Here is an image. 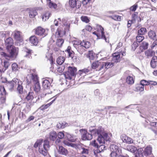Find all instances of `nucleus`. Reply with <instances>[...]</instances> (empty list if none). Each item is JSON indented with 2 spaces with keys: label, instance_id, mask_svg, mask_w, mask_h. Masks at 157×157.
Instances as JSON below:
<instances>
[{
  "label": "nucleus",
  "instance_id": "23",
  "mask_svg": "<svg viewBox=\"0 0 157 157\" xmlns=\"http://www.w3.org/2000/svg\"><path fill=\"white\" fill-rule=\"evenodd\" d=\"M79 150H81V153L82 154H88L89 152L88 148L85 147L83 145L81 144Z\"/></svg>",
  "mask_w": 157,
  "mask_h": 157
},
{
  "label": "nucleus",
  "instance_id": "9",
  "mask_svg": "<svg viewBox=\"0 0 157 157\" xmlns=\"http://www.w3.org/2000/svg\"><path fill=\"white\" fill-rule=\"evenodd\" d=\"M76 71V68L75 67H68V71L64 74L65 78L68 80L71 79L75 75Z\"/></svg>",
  "mask_w": 157,
  "mask_h": 157
},
{
  "label": "nucleus",
  "instance_id": "17",
  "mask_svg": "<svg viewBox=\"0 0 157 157\" xmlns=\"http://www.w3.org/2000/svg\"><path fill=\"white\" fill-rule=\"evenodd\" d=\"M102 62H100L98 61L93 62L91 66L92 68L94 69H97V70L100 71L102 69H101V66Z\"/></svg>",
  "mask_w": 157,
  "mask_h": 157
},
{
  "label": "nucleus",
  "instance_id": "29",
  "mask_svg": "<svg viewBox=\"0 0 157 157\" xmlns=\"http://www.w3.org/2000/svg\"><path fill=\"white\" fill-rule=\"evenodd\" d=\"M78 44H80V45L86 48H89L91 45V44L89 42L85 40H83L81 43H78Z\"/></svg>",
  "mask_w": 157,
  "mask_h": 157
},
{
  "label": "nucleus",
  "instance_id": "35",
  "mask_svg": "<svg viewBox=\"0 0 157 157\" xmlns=\"http://www.w3.org/2000/svg\"><path fill=\"white\" fill-rule=\"evenodd\" d=\"M126 149L128 151L133 153H134L137 150V148L132 145H129L127 146L126 147Z\"/></svg>",
  "mask_w": 157,
  "mask_h": 157
},
{
  "label": "nucleus",
  "instance_id": "26",
  "mask_svg": "<svg viewBox=\"0 0 157 157\" xmlns=\"http://www.w3.org/2000/svg\"><path fill=\"white\" fill-rule=\"evenodd\" d=\"M57 137L56 132L54 131H52L50 132L49 135V139L52 141L55 140Z\"/></svg>",
  "mask_w": 157,
  "mask_h": 157
},
{
  "label": "nucleus",
  "instance_id": "64",
  "mask_svg": "<svg viewBox=\"0 0 157 157\" xmlns=\"http://www.w3.org/2000/svg\"><path fill=\"white\" fill-rule=\"evenodd\" d=\"M92 28L91 26L90 25H88L86 26V29H83L82 30V31H85L86 30H87L89 31H90L91 30Z\"/></svg>",
  "mask_w": 157,
  "mask_h": 157
},
{
  "label": "nucleus",
  "instance_id": "32",
  "mask_svg": "<svg viewBox=\"0 0 157 157\" xmlns=\"http://www.w3.org/2000/svg\"><path fill=\"white\" fill-rule=\"evenodd\" d=\"M110 149L111 152L119 151V147L115 144H111L109 147Z\"/></svg>",
  "mask_w": 157,
  "mask_h": 157
},
{
  "label": "nucleus",
  "instance_id": "42",
  "mask_svg": "<svg viewBox=\"0 0 157 157\" xmlns=\"http://www.w3.org/2000/svg\"><path fill=\"white\" fill-rule=\"evenodd\" d=\"M65 58L63 56L59 57L57 60V63L58 64L61 65L65 61Z\"/></svg>",
  "mask_w": 157,
  "mask_h": 157
},
{
  "label": "nucleus",
  "instance_id": "37",
  "mask_svg": "<svg viewBox=\"0 0 157 157\" xmlns=\"http://www.w3.org/2000/svg\"><path fill=\"white\" fill-rule=\"evenodd\" d=\"M143 152V150L142 148H139L137 150L136 156V157H144Z\"/></svg>",
  "mask_w": 157,
  "mask_h": 157
},
{
  "label": "nucleus",
  "instance_id": "36",
  "mask_svg": "<svg viewBox=\"0 0 157 157\" xmlns=\"http://www.w3.org/2000/svg\"><path fill=\"white\" fill-rule=\"evenodd\" d=\"M50 15L49 12H48L45 13L42 15V18L43 21H45L48 19Z\"/></svg>",
  "mask_w": 157,
  "mask_h": 157
},
{
  "label": "nucleus",
  "instance_id": "45",
  "mask_svg": "<svg viewBox=\"0 0 157 157\" xmlns=\"http://www.w3.org/2000/svg\"><path fill=\"white\" fill-rule=\"evenodd\" d=\"M31 50H30L27 48H25L24 49V51L26 54L24 56L26 57H28L29 58L31 56Z\"/></svg>",
  "mask_w": 157,
  "mask_h": 157
},
{
  "label": "nucleus",
  "instance_id": "33",
  "mask_svg": "<svg viewBox=\"0 0 157 157\" xmlns=\"http://www.w3.org/2000/svg\"><path fill=\"white\" fill-rule=\"evenodd\" d=\"M148 36L149 38L153 40H156V33L154 31H151L148 32Z\"/></svg>",
  "mask_w": 157,
  "mask_h": 157
},
{
  "label": "nucleus",
  "instance_id": "28",
  "mask_svg": "<svg viewBox=\"0 0 157 157\" xmlns=\"http://www.w3.org/2000/svg\"><path fill=\"white\" fill-rule=\"evenodd\" d=\"M152 148L150 146H147L145 148L144 151V155L146 156L150 155L152 151Z\"/></svg>",
  "mask_w": 157,
  "mask_h": 157
},
{
  "label": "nucleus",
  "instance_id": "25",
  "mask_svg": "<svg viewBox=\"0 0 157 157\" xmlns=\"http://www.w3.org/2000/svg\"><path fill=\"white\" fill-rule=\"evenodd\" d=\"M66 136L69 141L72 142H74L76 141L77 139L76 136L67 133H66Z\"/></svg>",
  "mask_w": 157,
  "mask_h": 157
},
{
  "label": "nucleus",
  "instance_id": "14",
  "mask_svg": "<svg viewBox=\"0 0 157 157\" xmlns=\"http://www.w3.org/2000/svg\"><path fill=\"white\" fill-rule=\"evenodd\" d=\"M6 90L4 87L0 86V105L4 103L6 101Z\"/></svg>",
  "mask_w": 157,
  "mask_h": 157
},
{
  "label": "nucleus",
  "instance_id": "59",
  "mask_svg": "<svg viewBox=\"0 0 157 157\" xmlns=\"http://www.w3.org/2000/svg\"><path fill=\"white\" fill-rule=\"evenodd\" d=\"M118 151L111 152L110 154L111 157H119L118 155L117 154Z\"/></svg>",
  "mask_w": 157,
  "mask_h": 157
},
{
  "label": "nucleus",
  "instance_id": "11",
  "mask_svg": "<svg viewBox=\"0 0 157 157\" xmlns=\"http://www.w3.org/2000/svg\"><path fill=\"white\" fill-rule=\"evenodd\" d=\"M18 79L14 78L12 81L8 82L6 85L9 90L12 91L14 90L17 85Z\"/></svg>",
  "mask_w": 157,
  "mask_h": 157
},
{
  "label": "nucleus",
  "instance_id": "60",
  "mask_svg": "<svg viewBox=\"0 0 157 157\" xmlns=\"http://www.w3.org/2000/svg\"><path fill=\"white\" fill-rule=\"evenodd\" d=\"M137 7V4H135L130 8V10L132 11H135L136 10Z\"/></svg>",
  "mask_w": 157,
  "mask_h": 157
},
{
  "label": "nucleus",
  "instance_id": "15",
  "mask_svg": "<svg viewBox=\"0 0 157 157\" xmlns=\"http://www.w3.org/2000/svg\"><path fill=\"white\" fill-rule=\"evenodd\" d=\"M35 34L37 35L42 36H45L47 35L45 30L41 27H37L35 29Z\"/></svg>",
  "mask_w": 157,
  "mask_h": 157
},
{
  "label": "nucleus",
  "instance_id": "1",
  "mask_svg": "<svg viewBox=\"0 0 157 157\" xmlns=\"http://www.w3.org/2000/svg\"><path fill=\"white\" fill-rule=\"evenodd\" d=\"M5 42L6 49L9 52L10 54L7 55L4 52H1V55L6 58L7 57L15 58L17 55L18 50L17 48L13 45V39L9 37L5 40Z\"/></svg>",
  "mask_w": 157,
  "mask_h": 157
},
{
  "label": "nucleus",
  "instance_id": "22",
  "mask_svg": "<svg viewBox=\"0 0 157 157\" xmlns=\"http://www.w3.org/2000/svg\"><path fill=\"white\" fill-rule=\"evenodd\" d=\"M58 152L59 154L65 155H66L68 153L67 150L62 146H59Z\"/></svg>",
  "mask_w": 157,
  "mask_h": 157
},
{
  "label": "nucleus",
  "instance_id": "51",
  "mask_svg": "<svg viewBox=\"0 0 157 157\" xmlns=\"http://www.w3.org/2000/svg\"><path fill=\"white\" fill-rule=\"evenodd\" d=\"M137 41L138 43L141 42L144 39V37L142 35H138L136 37Z\"/></svg>",
  "mask_w": 157,
  "mask_h": 157
},
{
  "label": "nucleus",
  "instance_id": "18",
  "mask_svg": "<svg viewBox=\"0 0 157 157\" xmlns=\"http://www.w3.org/2000/svg\"><path fill=\"white\" fill-rule=\"evenodd\" d=\"M13 34L14 38L20 42L22 41L21 33L20 32L15 30L13 32Z\"/></svg>",
  "mask_w": 157,
  "mask_h": 157
},
{
  "label": "nucleus",
  "instance_id": "4",
  "mask_svg": "<svg viewBox=\"0 0 157 157\" xmlns=\"http://www.w3.org/2000/svg\"><path fill=\"white\" fill-rule=\"evenodd\" d=\"M49 141L48 140H44L43 142L42 139H40L36 141L34 145V147H39V151L43 155H46L48 150L50 146Z\"/></svg>",
  "mask_w": 157,
  "mask_h": 157
},
{
  "label": "nucleus",
  "instance_id": "6",
  "mask_svg": "<svg viewBox=\"0 0 157 157\" xmlns=\"http://www.w3.org/2000/svg\"><path fill=\"white\" fill-rule=\"evenodd\" d=\"M53 80L50 79L49 80L44 79L42 81V86L45 90V92L40 97H44L47 95L51 94L52 93V86L51 85L50 82H52Z\"/></svg>",
  "mask_w": 157,
  "mask_h": 157
},
{
  "label": "nucleus",
  "instance_id": "44",
  "mask_svg": "<svg viewBox=\"0 0 157 157\" xmlns=\"http://www.w3.org/2000/svg\"><path fill=\"white\" fill-rule=\"evenodd\" d=\"M37 14V12L35 10H30L29 13V16L31 18L34 17Z\"/></svg>",
  "mask_w": 157,
  "mask_h": 157
},
{
  "label": "nucleus",
  "instance_id": "38",
  "mask_svg": "<svg viewBox=\"0 0 157 157\" xmlns=\"http://www.w3.org/2000/svg\"><path fill=\"white\" fill-rule=\"evenodd\" d=\"M155 52L154 51L151 50H148L145 52L146 56L147 57H151L155 54Z\"/></svg>",
  "mask_w": 157,
  "mask_h": 157
},
{
  "label": "nucleus",
  "instance_id": "24",
  "mask_svg": "<svg viewBox=\"0 0 157 157\" xmlns=\"http://www.w3.org/2000/svg\"><path fill=\"white\" fill-rule=\"evenodd\" d=\"M29 41L31 44L34 45H36L38 43V39L35 36H31L30 38Z\"/></svg>",
  "mask_w": 157,
  "mask_h": 157
},
{
  "label": "nucleus",
  "instance_id": "63",
  "mask_svg": "<svg viewBox=\"0 0 157 157\" xmlns=\"http://www.w3.org/2000/svg\"><path fill=\"white\" fill-rule=\"evenodd\" d=\"M132 21H135L136 20V18H137V13H135L132 14Z\"/></svg>",
  "mask_w": 157,
  "mask_h": 157
},
{
  "label": "nucleus",
  "instance_id": "5",
  "mask_svg": "<svg viewBox=\"0 0 157 157\" xmlns=\"http://www.w3.org/2000/svg\"><path fill=\"white\" fill-rule=\"evenodd\" d=\"M62 22L63 25L65 26L64 29L66 30L63 31L61 28H58L57 32H56V35L52 36L51 37L50 40V42H55L54 39L55 38L56 36H59L60 37H62L65 34L66 32L69 30L70 25L69 23L67 22V20L64 19L62 20Z\"/></svg>",
  "mask_w": 157,
  "mask_h": 157
},
{
  "label": "nucleus",
  "instance_id": "12",
  "mask_svg": "<svg viewBox=\"0 0 157 157\" xmlns=\"http://www.w3.org/2000/svg\"><path fill=\"white\" fill-rule=\"evenodd\" d=\"M69 4L72 8L79 9L81 6V2L78 0H69Z\"/></svg>",
  "mask_w": 157,
  "mask_h": 157
},
{
  "label": "nucleus",
  "instance_id": "40",
  "mask_svg": "<svg viewBox=\"0 0 157 157\" xmlns=\"http://www.w3.org/2000/svg\"><path fill=\"white\" fill-rule=\"evenodd\" d=\"M75 47L78 51L81 54H82L85 51V49L83 48V47L81 45L78 46V47H77V46H75Z\"/></svg>",
  "mask_w": 157,
  "mask_h": 157
},
{
  "label": "nucleus",
  "instance_id": "49",
  "mask_svg": "<svg viewBox=\"0 0 157 157\" xmlns=\"http://www.w3.org/2000/svg\"><path fill=\"white\" fill-rule=\"evenodd\" d=\"M94 94L97 98H98L99 100H101V94L99 92L98 90H96L94 91Z\"/></svg>",
  "mask_w": 157,
  "mask_h": 157
},
{
  "label": "nucleus",
  "instance_id": "20",
  "mask_svg": "<svg viewBox=\"0 0 157 157\" xmlns=\"http://www.w3.org/2000/svg\"><path fill=\"white\" fill-rule=\"evenodd\" d=\"M102 66L101 69H103L105 67V68L108 69L109 68L113 67L114 65V63L112 61L111 62H102Z\"/></svg>",
  "mask_w": 157,
  "mask_h": 157
},
{
  "label": "nucleus",
  "instance_id": "54",
  "mask_svg": "<svg viewBox=\"0 0 157 157\" xmlns=\"http://www.w3.org/2000/svg\"><path fill=\"white\" fill-rule=\"evenodd\" d=\"M107 108L108 109H110L109 112V113H112L113 114H115L116 113H115L114 112H112V111L113 110H116V107L109 106L107 107Z\"/></svg>",
  "mask_w": 157,
  "mask_h": 157
},
{
  "label": "nucleus",
  "instance_id": "21",
  "mask_svg": "<svg viewBox=\"0 0 157 157\" xmlns=\"http://www.w3.org/2000/svg\"><path fill=\"white\" fill-rule=\"evenodd\" d=\"M22 85V82L18 79L17 84V90L20 94H22L23 92V87Z\"/></svg>",
  "mask_w": 157,
  "mask_h": 157
},
{
  "label": "nucleus",
  "instance_id": "27",
  "mask_svg": "<svg viewBox=\"0 0 157 157\" xmlns=\"http://www.w3.org/2000/svg\"><path fill=\"white\" fill-rule=\"evenodd\" d=\"M65 52H67L68 54V55L67 57L68 58L71 57V58H73L75 53L73 51L71 50L70 47L68 46L67 50L65 51Z\"/></svg>",
  "mask_w": 157,
  "mask_h": 157
},
{
  "label": "nucleus",
  "instance_id": "55",
  "mask_svg": "<svg viewBox=\"0 0 157 157\" xmlns=\"http://www.w3.org/2000/svg\"><path fill=\"white\" fill-rule=\"evenodd\" d=\"M112 18L116 21H120L121 17L118 15H114L111 17Z\"/></svg>",
  "mask_w": 157,
  "mask_h": 157
},
{
  "label": "nucleus",
  "instance_id": "10",
  "mask_svg": "<svg viewBox=\"0 0 157 157\" xmlns=\"http://www.w3.org/2000/svg\"><path fill=\"white\" fill-rule=\"evenodd\" d=\"M110 139L109 138L108 142H106L105 141V143L102 144H103L100 145L99 146L98 143L96 142V141L95 140H94L93 141L92 143V145L94 147H96L97 148V150L94 151V154L100 153L103 151L104 150L106 149V147L104 145V144L105 143H106V144H109L110 142Z\"/></svg>",
  "mask_w": 157,
  "mask_h": 157
},
{
  "label": "nucleus",
  "instance_id": "47",
  "mask_svg": "<svg viewBox=\"0 0 157 157\" xmlns=\"http://www.w3.org/2000/svg\"><path fill=\"white\" fill-rule=\"evenodd\" d=\"M64 40L62 38H58L57 39L56 44L57 46L61 47L64 42Z\"/></svg>",
  "mask_w": 157,
  "mask_h": 157
},
{
  "label": "nucleus",
  "instance_id": "46",
  "mask_svg": "<svg viewBox=\"0 0 157 157\" xmlns=\"http://www.w3.org/2000/svg\"><path fill=\"white\" fill-rule=\"evenodd\" d=\"M126 82L129 84H132L134 82L133 78L131 76H128L127 77L126 79Z\"/></svg>",
  "mask_w": 157,
  "mask_h": 157
},
{
  "label": "nucleus",
  "instance_id": "61",
  "mask_svg": "<svg viewBox=\"0 0 157 157\" xmlns=\"http://www.w3.org/2000/svg\"><path fill=\"white\" fill-rule=\"evenodd\" d=\"M149 82H147L145 80H142L140 81V84L144 86V85H149Z\"/></svg>",
  "mask_w": 157,
  "mask_h": 157
},
{
  "label": "nucleus",
  "instance_id": "58",
  "mask_svg": "<svg viewBox=\"0 0 157 157\" xmlns=\"http://www.w3.org/2000/svg\"><path fill=\"white\" fill-rule=\"evenodd\" d=\"M137 42V41H134L132 45V49L134 51L136 48L139 46V44Z\"/></svg>",
  "mask_w": 157,
  "mask_h": 157
},
{
  "label": "nucleus",
  "instance_id": "16",
  "mask_svg": "<svg viewBox=\"0 0 157 157\" xmlns=\"http://www.w3.org/2000/svg\"><path fill=\"white\" fill-rule=\"evenodd\" d=\"M121 138L123 142L129 144L133 143V140L131 138L127 136L125 134H122L121 136Z\"/></svg>",
  "mask_w": 157,
  "mask_h": 157
},
{
  "label": "nucleus",
  "instance_id": "8",
  "mask_svg": "<svg viewBox=\"0 0 157 157\" xmlns=\"http://www.w3.org/2000/svg\"><path fill=\"white\" fill-rule=\"evenodd\" d=\"M97 27V31L93 32V33L96 35L98 39H104L106 42H109V40H107L104 35L103 28L101 25H98Z\"/></svg>",
  "mask_w": 157,
  "mask_h": 157
},
{
  "label": "nucleus",
  "instance_id": "57",
  "mask_svg": "<svg viewBox=\"0 0 157 157\" xmlns=\"http://www.w3.org/2000/svg\"><path fill=\"white\" fill-rule=\"evenodd\" d=\"M64 136L65 135L63 132H59L57 135V136H58L59 139L63 138Z\"/></svg>",
  "mask_w": 157,
  "mask_h": 157
},
{
  "label": "nucleus",
  "instance_id": "39",
  "mask_svg": "<svg viewBox=\"0 0 157 157\" xmlns=\"http://www.w3.org/2000/svg\"><path fill=\"white\" fill-rule=\"evenodd\" d=\"M135 88L136 91H142L144 90V86L140 83L136 85Z\"/></svg>",
  "mask_w": 157,
  "mask_h": 157
},
{
  "label": "nucleus",
  "instance_id": "2",
  "mask_svg": "<svg viewBox=\"0 0 157 157\" xmlns=\"http://www.w3.org/2000/svg\"><path fill=\"white\" fill-rule=\"evenodd\" d=\"M90 134L92 136H98L97 141L100 144H103L105 141L107 142L109 140V137L107 133L104 132V129L101 127H99L98 129H94Z\"/></svg>",
  "mask_w": 157,
  "mask_h": 157
},
{
  "label": "nucleus",
  "instance_id": "3",
  "mask_svg": "<svg viewBox=\"0 0 157 157\" xmlns=\"http://www.w3.org/2000/svg\"><path fill=\"white\" fill-rule=\"evenodd\" d=\"M35 71V69L31 70L30 71V74L28 75L26 77L28 85L29 84L33 81L34 84L33 88L34 91L36 93H38L40 90V86L38 80V78L36 75L33 73Z\"/></svg>",
  "mask_w": 157,
  "mask_h": 157
},
{
  "label": "nucleus",
  "instance_id": "53",
  "mask_svg": "<svg viewBox=\"0 0 157 157\" xmlns=\"http://www.w3.org/2000/svg\"><path fill=\"white\" fill-rule=\"evenodd\" d=\"M12 70L13 71H15L18 70V66L15 63H13L12 65Z\"/></svg>",
  "mask_w": 157,
  "mask_h": 157
},
{
  "label": "nucleus",
  "instance_id": "34",
  "mask_svg": "<svg viewBox=\"0 0 157 157\" xmlns=\"http://www.w3.org/2000/svg\"><path fill=\"white\" fill-rule=\"evenodd\" d=\"M157 60V57L156 56H154L152 57L151 62V65L153 68H155L156 67Z\"/></svg>",
  "mask_w": 157,
  "mask_h": 157
},
{
  "label": "nucleus",
  "instance_id": "13",
  "mask_svg": "<svg viewBox=\"0 0 157 157\" xmlns=\"http://www.w3.org/2000/svg\"><path fill=\"white\" fill-rule=\"evenodd\" d=\"M80 132L82 134V138L83 140H90L92 138V135L88 133L84 129H81L80 130Z\"/></svg>",
  "mask_w": 157,
  "mask_h": 157
},
{
  "label": "nucleus",
  "instance_id": "48",
  "mask_svg": "<svg viewBox=\"0 0 157 157\" xmlns=\"http://www.w3.org/2000/svg\"><path fill=\"white\" fill-rule=\"evenodd\" d=\"M48 6L50 8L56 9L57 7V5L56 3L50 1L49 3Z\"/></svg>",
  "mask_w": 157,
  "mask_h": 157
},
{
  "label": "nucleus",
  "instance_id": "62",
  "mask_svg": "<svg viewBox=\"0 0 157 157\" xmlns=\"http://www.w3.org/2000/svg\"><path fill=\"white\" fill-rule=\"evenodd\" d=\"M81 144H78V145L76 144H75L72 143H71V145H70V146L75 147V148H78L79 149H80V146Z\"/></svg>",
  "mask_w": 157,
  "mask_h": 157
},
{
  "label": "nucleus",
  "instance_id": "56",
  "mask_svg": "<svg viewBox=\"0 0 157 157\" xmlns=\"http://www.w3.org/2000/svg\"><path fill=\"white\" fill-rule=\"evenodd\" d=\"M65 68V67L63 66L59 67L58 68L57 71L60 74H61L63 72Z\"/></svg>",
  "mask_w": 157,
  "mask_h": 157
},
{
  "label": "nucleus",
  "instance_id": "7",
  "mask_svg": "<svg viewBox=\"0 0 157 157\" xmlns=\"http://www.w3.org/2000/svg\"><path fill=\"white\" fill-rule=\"evenodd\" d=\"M126 55L125 48H123L120 49L118 52H115L113 54V58L112 61L114 63H117L120 61V58Z\"/></svg>",
  "mask_w": 157,
  "mask_h": 157
},
{
  "label": "nucleus",
  "instance_id": "30",
  "mask_svg": "<svg viewBox=\"0 0 157 157\" xmlns=\"http://www.w3.org/2000/svg\"><path fill=\"white\" fill-rule=\"evenodd\" d=\"M67 125L68 124L65 122H60L57 124L56 125V127L59 129L63 128Z\"/></svg>",
  "mask_w": 157,
  "mask_h": 157
},
{
  "label": "nucleus",
  "instance_id": "50",
  "mask_svg": "<svg viewBox=\"0 0 157 157\" xmlns=\"http://www.w3.org/2000/svg\"><path fill=\"white\" fill-rule=\"evenodd\" d=\"M81 19L83 22L86 23H88L90 21L88 17L86 16H82L81 17Z\"/></svg>",
  "mask_w": 157,
  "mask_h": 157
},
{
  "label": "nucleus",
  "instance_id": "31",
  "mask_svg": "<svg viewBox=\"0 0 157 157\" xmlns=\"http://www.w3.org/2000/svg\"><path fill=\"white\" fill-rule=\"evenodd\" d=\"M90 71V69L88 68H84V69L79 71L78 74L80 76H84L86 74L89 72Z\"/></svg>",
  "mask_w": 157,
  "mask_h": 157
},
{
  "label": "nucleus",
  "instance_id": "43",
  "mask_svg": "<svg viewBox=\"0 0 157 157\" xmlns=\"http://www.w3.org/2000/svg\"><path fill=\"white\" fill-rule=\"evenodd\" d=\"M34 93L32 92H30L29 93V94L27 95L26 97V99L28 101H31L33 98V95Z\"/></svg>",
  "mask_w": 157,
  "mask_h": 157
},
{
  "label": "nucleus",
  "instance_id": "19",
  "mask_svg": "<svg viewBox=\"0 0 157 157\" xmlns=\"http://www.w3.org/2000/svg\"><path fill=\"white\" fill-rule=\"evenodd\" d=\"M58 96L59 94H57L55 96H54L53 97L50 99H53L50 102L46 105H43L40 107V109L41 110H44L47 109L52 105V104L54 102V101H55Z\"/></svg>",
  "mask_w": 157,
  "mask_h": 157
},
{
  "label": "nucleus",
  "instance_id": "41",
  "mask_svg": "<svg viewBox=\"0 0 157 157\" xmlns=\"http://www.w3.org/2000/svg\"><path fill=\"white\" fill-rule=\"evenodd\" d=\"M146 29L145 28H141L138 31V35H144L146 32Z\"/></svg>",
  "mask_w": 157,
  "mask_h": 157
},
{
  "label": "nucleus",
  "instance_id": "52",
  "mask_svg": "<svg viewBox=\"0 0 157 157\" xmlns=\"http://www.w3.org/2000/svg\"><path fill=\"white\" fill-rule=\"evenodd\" d=\"M148 45V44L147 42L144 41L142 43L141 47H142L144 50H146L147 48Z\"/></svg>",
  "mask_w": 157,
  "mask_h": 157
}]
</instances>
